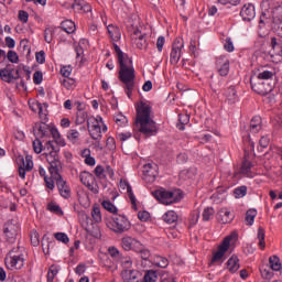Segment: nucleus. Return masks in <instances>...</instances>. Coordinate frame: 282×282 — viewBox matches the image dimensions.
Returning a JSON list of instances; mask_svg holds the SVG:
<instances>
[{
  "mask_svg": "<svg viewBox=\"0 0 282 282\" xmlns=\"http://www.w3.org/2000/svg\"><path fill=\"white\" fill-rule=\"evenodd\" d=\"M144 282H155L158 281V273L153 270L147 271L143 278Z\"/></svg>",
  "mask_w": 282,
  "mask_h": 282,
  "instance_id": "47",
  "label": "nucleus"
},
{
  "mask_svg": "<svg viewBox=\"0 0 282 282\" xmlns=\"http://www.w3.org/2000/svg\"><path fill=\"white\" fill-rule=\"evenodd\" d=\"M68 140H78L80 138V132L78 130H69L67 134Z\"/></svg>",
  "mask_w": 282,
  "mask_h": 282,
  "instance_id": "64",
  "label": "nucleus"
},
{
  "mask_svg": "<svg viewBox=\"0 0 282 282\" xmlns=\"http://www.w3.org/2000/svg\"><path fill=\"white\" fill-rule=\"evenodd\" d=\"M155 177H158V171L155 170V165L148 163L143 166V180L150 184L155 182Z\"/></svg>",
  "mask_w": 282,
  "mask_h": 282,
  "instance_id": "17",
  "label": "nucleus"
},
{
  "mask_svg": "<svg viewBox=\"0 0 282 282\" xmlns=\"http://www.w3.org/2000/svg\"><path fill=\"white\" fill-rule=\"evenodd\" d=\"M226 193V189L220 187L218 188L216 194H213L212 199H214V202H224V199H226V196H224V194Z\"/></svg>",
  "mask_w": 282,
  "mask_h": 282,
  "instance_id": "49",
  "label": "nucleus"
},
{
  "mask_svg": "<svg viewBox=\"0 0 282 282\" xmlns=\"http://www.w3.org/2000/svg\"><path fill=\"white\" fill-rule=\"evenodd\" d=\"M107 31H108L110 39L112 41H115V43L120 41V39L122 37V33H120V28H118L113 24H109L107 26Z\"/></svg>",
  "mask_w": 282,
  "mask_h": 282,
  "instance_id": "24",
  "label": "nucleus"
},
{
  "mask_svg": "<svg viewBox=\"0 0 282 282\" xmlns=\"http://www.w3.org/2000/svg\"><path fill=\"white\" fill-rule=\"evenodd\" d=\"M162 219L165 224H177V213H175L174 210H169L167 213H165L163 216H162Z\"/></svg>",
  "mask_w": 282,
  "mask_h": 282,
  "instance_id": "31",
  "label": "nucleus"
},
{
  "mask_svg": "<svg viewBox=\"0 0 282 282\" xmlns=\"http://www.w3.org/2000/svg\"><path fill=\"white\" fill-rule=\"evenodd\" d=\"M47 210H50V213H54L55 215H61L63 216V209L61 208V205L55 204V203H50L47 205Z\"/></svg>",
  "mask_w": 282,
  "mask_h": 282,
  "instance_id": "44",
  "label": "nucleus"
},
{
  "mask_svg": "<svg viewBox=\"0 0 282 282\" xmlns=\"http://www.w3.org/2000/svg\"><path fill=\"white\" fill-rule=\"evenodd\" d=\"M7 58L10 63H19V54H17L14 51H9Z\"/></svg>",
  "mask_w": 282,
  "mask_h": 282,
  "instance_id": "57",
  "label": "nucleus"
},
{
  "mask_svg": "<svg viewBox=\"0 0 282 282\" xmlns=\"http://www.w3.org/2000/svg\"><path fill=\"white\" fill-rule=\"evenodd\" d=\"M22 162V167H24L26 171H32L34 169V162L32 161V158L30 155H26L25 159H20Z\"/></svg>",
  "mask_w": 282,
  "mask_h": 282,
  "instance_id": "41",
  "label": "nucleus"
},
{
  "mask_svg": "<svg viewBox=\"0 0 282 282\" xmlns=\"http://www.w3.org/2000/svg\"><path fill=\"white\" fill-rule=\"evenodd\" d=\"M260 130H261V117L256 116L250 121V131L252 133H259Z\"/></svg>",
  "mask_w": 282,
  "mask_h": 282,
  "instance_id": "33",
  "label": "nucleus"
},
{
  "mask_svg": "<svg viewBox=\"0 0 282 282\" xmlns=\"http://www.w3.org/2000/svg\"><path fill=\"white\" fill-rule=\"evenodd\" d=\"M182 50H184V40L182 37H176L172 44L170 54L171 65H177V63H180V58H182Z\"/></svg>",
  "mask_w": 282,
  "mask_h": 282,
  "instance_id": "10",
  "label": "nucleus"
},
{
  "mask_svg": "<svg viewBox=\"0 0 282 282\" xmlns=\"http://www.w3.org/2000/svg\"><path fill=\"white\" fill-rule=\"evenodd\" d=\"M36 107L39 109L40 118H47V108L50 107V105H47V102L41 104L37 101Z\"/></svg>",
  "mask_w": 282,
  "mask_h": 282,
  "instance_id": "40",
  "label": "nucleus"
},
{
  "mask_svg": "<svg viewBox=\"0 0 282 282\" xmlns=\"http://www.w3.org/2000/svg\"><path fill=\"white\" fill-rule=\"evenodd\" d=\"M140 246H142V243L131 236H126L121 239V248H123L126 252H129V250H134L135 252Z\"/></svg>",
  "mask_w": 282,
  "mask_h": 282,
  "instance_id": "15",
  "label": "nucleus"
},
{
  "mask_svg": "<svg viewBox=\"0 0 282 282\" xmlns=\"http://www.w3.org/2000/svg\"><path fill=\"white\" fill-rule=\"evenodd\" d=\"M91 129H89L90 123L87 121L88 131L93 140H97L98 144H100V140L102 139V128L98 124V119H93Z\"/></svg>",
  "mask_w": 282,
  "mask_h": 282,
  "instance_id": "16",
  "label": "nucleus"
},
{
  "mask_svg": "<svg viewBox=\"0 0 282 282\" xmlns=\"http://www.w3.org/2000/svg\"><path fill=\"white\" fill-rule=\"evenodd\" d=\"M259 247L261 250L265 249V229L263 227L258 228Z\"/></svg>",
  "mask_w": 282,
  "mask_h": 282,
  "instance_id": "39",
  "label": "nucleus"
},
{
  "mask_svg": "<svg viewBox=\"0 0 282 282\" xmlns=\"http://www.w3.org/2000/svg\"><path fill=\"white\" fill-rule=\"evenodd\" d=\"M12 65L8 64L4 68L0 69V78L3 80V83H12L14 78V68H11Z\"/></svg>",
  "mask_w": 282,
  "mask_h": 282,
  "instance_id": "20",
  "label": "nucleus"
},
{
  "mask_svg": "<svg viewBox=\"0 0 282 282\" xmlns=\"http://www.w3.org/2000/svg\"><path fill=\"white\" fill-rule=\"evenodd\" d=\"M256 217H257V209H254V208L248 209L246 213V218H245L246 225L252 226V224H254Z\"/></svg>",
  "mask_w": 282,
  "mask_h": 282,
  "instance_id": "35",
  "label": "nucleus"
},
{
  "mask_svg": "<svg viewBox=\"0 0 282 282\" xmlns=\"http://www.w3.org/2000/svg\"><path fill=\"white\" fill-rule=\"evenodd\" d=\"M254 78H258V80H262L264 83H271L272 78H274V73L271 70H263L258 74V76H254Z\"/></svg>",
  "mask_w": 282,
  "mask_h": 282,
  "instance_id": "32",
  "label": "nucleus"
},
{
  "mask_svg": "<svg viewBox=\"0 0 282 282\" xmlns=\"http://www.w3.org/2000/svg\"><path fill=\"white\" fill-rule=\"evenodd\" d=\"M59 28L63 32H66V34H74V32H76V23L72 20L63 21Z\"/></svg>",
  "mask_w": 282,
  "mask_h": 282,
  "instance_id": "28",
  "label": "nucleus"
},
{
  "mask_svg": "<svg viewBox=\"0 0 282 282\" xmlns=\"http://www.w3.org/2000/svg\"><path fill=\"white\" fill-rule=\"evenodd\" d=\"M131 138V132H118L117 133V140H120V142H127Z\"/></svg>",
  "mask_w": 282,
  "mask_h": 282,
  "instance_id": "60",
  "label": "nucleus"
},
{
  "mask_svg": "<svg viewBox=\"0 0 282 282\" xmlns=\"http://www.w3.org/2000/svg\"><path fill=\"white\" fill-rule=\"evenodd\" d=\"M256 15L257 12L254 11V4L252 3L245 4L240 10V17L245 21H252Z\"/></svg>",
  "mask_w": 282,
  "mask_h": 282,
  "instance_id": "18",
  "label": "nucleus"
},
{
  "mask_svg": "<svg viewBox=\"0 0 282 282\" xmlns=\"http://www.w3.org/2000/svg\"><path fill=\"white\" fill-rule=\"evenodd\" d=\"M79 180L82 184H84V186H87L88 189L91 191V193H94L95 195H98V184H95L96 176H94V174L87 171H84L79 174Z\"/></svg>",
  "mask_w": 282,
  "mask_h": 282,
  "instance_id": "12",
  "label": "nucleus"
},
{
  "mask_svg": "<svg viewBox=\"0 0 282 282\" xmlns=\"http://www.w3.org/2000/svg\"><path fill=\"white\" fill-rule=\"evenodd\" d=\"M224 48L226 52H235V44H232V40L230 37L226 39Z\"/></svg>",
  "mask_w": 282,
  "mask_h": 282,
  "instance_id": "58",
  "label": "nucleus"
},
{
  "mask_svg": "<svg viewBox=\"0 0 282 282\" xmlns=\"http://www.w3.org/2000/svg\"><path fill=\"white\" fill-rule=\"evenodd\" d=\"M55 184L61 197H63L64 199H69V197H72V187H69L67 181L63 180V175H61V173L56 174Z\"/></svg>",
  "mask_w": 282,
  "mask_h": 282,
  "instance_id": "11",
  "label": "nucleus"
},
{
  "mask_svg": "<svg viewBox=\"0 0 282 282\" xmlns=\"http://www.w3.org/2000/svg\"><path fill=\"white\" fill-rule=\"evenodd\" d=\"M260 272L262 279L270 280L274 276V273H272V271H270L269 269H260Z\"/></svg>",
  "mask_w": 282,
  "mask_h": 282,
  "instance_id": "63",
  "label": "nucleus"
},
{
  "mask_svg": "<svg viewBox=\"0 0 282 282\" xmlns=\"http://www.w3.org/2000/svg\"><path fill=\"white\" fill-rule=\"evenodd\" d=\"M94 173L98 180H105L107 177V174H105V167H102V165H97Z\"/></svg>",
  "mask_w": 282,
  "mask_h": 282,
  "instance_id": "52",
  "label": "nucleus"
},
{
  "mask_svg": "<svg viewBox=\"0 0 282 282\" xmlns=\"http://www.w3.org/2000/svg\"><path fill=\"white\" fill-rule=\"evenodd\" d=\"M135 271L131 270V269H123L121 271V278L123 280V282H131V281H135Z\"/></svg>",
  "mask_w": 282,
  "mask_h": 282,
  "instance_id": "34",
  "label": "nucleus"
},
{
  "mask_svg": "<svg viewBox=\"0 0 282 282\" xmlns=\"http://www.w3.org/2000/svg\"><path fill=\"white\" fill-rule=\"evenodd\" d=\"M131 41L138 47V50H147L149 43L147 42V33H142L140 29H134L131 34Z\"/></svg>",
  "mask_w": 282,
  "mask_h": 282,
  "instance_id": "13",
  "label": "nucleus"
},
{
  "mask_svg": "<svg viewBox=\"0 0 282 282\" xmlns=\"http://www.w3.org/2000/svg\"><path fill=\"white\" fill-rule=\"evenodd\" d=\"M56 274H58V268L56 265L52 264L47 272V281L48 282L54 281V278L56 276Z\"/></svg>",
  "mask_w": 282,
  "mask_h": 282,
  "instance_id": "51",
  "label": "nucleus"
},
{
  "mask_svg": "<svg viewBox=\"0 0 282 282\" xmlns=\"http://www.w3.org/2000/svg\"><path fill=\"white\" fill-rule=\"evenodd\" d=\"M88 115L87 111L83 110V111H77V117L75 120L76 124H85V121L87 120Z\"/></svg>",
  "mask_w": 282,
  "mask_h": 282,
  "instance_id": "48",
  "label": "nucleus"
},
{
  "mask_svg": "<svg viewBox=\"0 0 282 282\" xmlns=\"http://www.w3.org/2000/svg\"><path fill=\"white\" fill-rule=\"evenodd\" d=\"M219 217H221V224H230L232 218H230V212L228 209H221L219 212Z\"/></svg>",
  "mask_w": 282,
  "mask_h": 282,
  "instance_id": "43",
  "label": "nucleus"
},
{
  "mask_svg": "<svg viewBox=\"0 0 282 282\" xmlns=\"http://www.w3.org/2000/svg\"><path fill=\"white\" fill-rule=\"evenodd\" d=\"M54 237L57 241H61L62 243H69V237L65 232H56L54 234Z\"/></svg>",
  "mask_w": 282,
  "mask_h": 282,
  "instance_id": "53",
  "label": "nucleus"
},
{
  "mask_svg": "<svg viewBox=\"0 0 282 282\" xmlns=\"http://www.w3.org/2000/svg\"><path fill=\"white\" fill-rule=\"evenodd\" d=\"M21 247L13 248L9 251L4 259L8 270H21L25 265V258L21 253Z\"/></svg>",
  "mask_w": 282,
  "mask_h": 282,
  "instance_id": "4",
  "label": "nucleus"
},
{
  "mask_svg": "<svg viewBox=\"0 0 282 282\" xmlns=\"http://www.w3.org/2000/svg\"><path fill=\"white\" fill-rule=\"evenodd\" d=\"M234 195H235L236 199H239L241 197H246V195H248V187L246 185L237 187L234 191Z\"/></svg>",
  "mask_w": 282,
  "mask_h": 282,
  "instance_id": "42",
  "label": "nucleus"
},
{
  "mask_svg": "<svg viewBox=\"0 0 282 282\" xmlns=\"http://www.w3.org/2000/svg\"><path fill=\"white\" fill-rule=\"evenodd\" d=\"M250 86L259 96H268L274 89V83L263 82L254 76L250 77Z\"/></svg>",
  "mask_w": 282,
  "mask_h": 282,
  "instance_id": "7",
  "label": "nucleus"
},
{
  "mask_svg": "<svg viewBox=\"0 0 282 282\" xmlns=\"http://www.w3.org/2000/svg\"><path fill=\"white\" fill-rule=\"evenodd\" d=\"M153 197L158 199L161 204H164L165 206H171V204H177L182 197L175 196V193L171 191H166L164 188L156 189L152 193Z\"/></svg>",
  "mask_w": 282,
  "mask_h": 282,
  "instance_id": "8",
  "label": "nucleus"
},
{
  "mask_svg": "<svg viewBox=\"0 0 282 282\" xmlns=\"http://www.w3.org/2000/svg\"><path fill=\"white\" fill-rule=\"evenodd\" d=\"M271 52L275 56H281L282 54V40L276 37H271Z\"/></svg>",
  "mask_w": 282,
  "mask_h": 282,
  "instance_id": "27",
  "label": "nucleus"
},
{
  "mask_svg": "<svg viewBox=\"0 0 282 282\" xmlns=\"http://www.w3.org/2000/svg\"><path fill=\"white\" fill-rule=\"evenodd\" d=\"M33 151L36 154L43 152V142L41 141V138H39V137H36V139L33 141Z\"/></svg>",
  "mask_w": 282,
  "mask_h": 282,
  "instance_id": "50",
  "label": "nucleus"
},
{
  "mask_svg": "<svg viewBox=\"0 0 282 282\" xmlns=\"http://www.w3.org/2000/svg\"><path fill=\"white\" fill-rule=\"evenodd\" d=\"M18 17L22 23H28L30 19V13H28V11L20 10Z\"/></svg>",
  "mask_w": 282,
  "mask_h": 282,
  "instance_id": "59",
  "label": "nucleus"
},
{
  "mask_svg": "<svg viewBox=\"0 0 282 282\" xmlns=\"http://www.w3.org/2000/svg\"><path fill=\"white\" fill-rule=\"evenodd\" d=\"M35 59H36V63H39L40 65H43V63H45V51H40L35 53Z\"/></svg>",
  "mask_w": 282,
  "mask_h": 282,
  "instance_id": "62",
  "label": "nucleus"
},
{
  "mask_svg": "<svg viewBox=\"0 0 282 282\" xmlns=\"http://www.w3.org/2000/svg\"><path fill=\"white\" fill-rule=\"evenodd\" d=\"M119 80L123 83V89L128 98H131V95L133 94V89L135 87V68H133V59L130 58V62H119Z\"/></svg>",
  "mask_w": 282,
  "mask_h": 282,
  "instance_id": "2",
  "label": "nucleus"
},
{
  "mask_svg": "<svg viewBox=\"0 0 282 282\" xmlns=\"http://www.w3.org/2000/svg\"><path fill=\"white\" fill-rule=\"evenodd\" d=\"M53 36H54V30H52L51 28H47L44 30V41L46 43H52Z\"/></svg>",
  "mask_w": 282,
  "mask_h": 282,
  "instance_id": "55",
  "label": "nucleus"
},
{
  "mask_svg": "<svg viewBox=\"0 0 282 282\" xmlns=\"http://www.w3.org/2000/svg\"><path fill=\"white\" fill-rule=\"evenodd\" d=\"M91 217L96 224H100L102 221V214L100 213V206L94 205L91 209Z\"/></svg>",
  "mask_w": 282,
  "mask_h": 282,
  "instance_id": "36",
  "label": "nucleus"
},
{
  "mask_svg": "<svg viewBox=\"0 0 282 282\" xmlns=\"http://www.w3.org/2000/svg\"><path fill=\"white\" fill-rule=\"evenodd\" d=\"M45 149H51L50 153H46V162L50 164L48 172L51 175H58L61 171H63V163L61 162V159L58 158V151L59 149H56L54 145V141H47L45 144Z\"/></svg>",
  "mask_w": 282,
  "mask_h": 282,
  "instance_id": "3",
  "label": "nucleus"
},
{
  "mask_svg": "<svg viewBox=\"0 0 282 282\" xmlns=\"http://www.w3.org/2000/svg\"><path fill=\"white\" fill-rule=\"evenodd\" d=\"M232 241V236H227L224 238V240L218 245L217 250L213 251L212 260L209 262V265H215V263H218V265H221L224 261H226V252L230 250V242Z\"/></svg>",
  "mask_w": 282,
  "mask_h": 282,
  "instance_id": "5",
  "label": "nucleus"
},
{
  "mask_svg": "<svg viewBox=\"0 0 282 282\" xmlns=\"http://www.w3.org/2000/svg\"><path fill=\"white\" fill-rule=\"evenodd\" d=\"M248 151L245 150V160L242 161L241 167H240V173L242 175H248L250 171H252V162L248 161Z\"/></svg>",
  "mask_w": 282,
  "mask_h": 282,
  "instance_id": "29",
  "label": "nucleus"
},
{
  "mask_svg": "<svg viewBox=\"0 0 282 282\" xmlns=\"http://www.w3.org/2000/svg\"><path fill=\"white\" fill-rule=\"evenodd\" d=\"M227 269L229 270L230 274H235V272H237L239 270V268H241V264H239V257H237V254H232L227 263Z\"/></svg>",
  "mask_w": 282,
  "mask_h": 282,
  "instance_id": "22",
  "label": "nucleus"
},
{
  "mask_svg": "<svg viewBox=\"0 0 282 282\" xmlns=\"http://www.w3.org/2000/svg\"><path fill=\"white\" fill-rule=\"evenodd\" d=\"M33 83L34 85H41V83H43V72L36 70L33 74Z\"/></svg>",
  "mask_w": 282,
  "mask_h": 282,
  "instance_id": "56",
  "label": "nucleus"
},
{
  "mask_svg": "<svg viewBox=\"0 0 282 282\" xmlns=\"http://www.w3.org/2000/svg\"><path fill=\"white\" fill-rule=\"evenodd\" d=\"M212 217H215V209L213 207H206L203 212V220L210 221Z\"/></svg>",
  "mask_w": 282,
  "mask_h": 282,
  "instance_id": "46",
  "label": "nucleus"
},
{
  "mask_svg": "<svg viewBox=\"0 0 282 282\" xmlns=\"http://www.w3.org/2000/svg\"><path fill=\"white\" fill-rule=\"evenodd\" d=\"M50 124L45 122H37L33 127L35 138H47L50 135Z\"/></svg>",
  "mask_w": 282,
  "mask_h": 282,
  "instance_id": "19",
  "label": "nucleus"
},
{
  "mask_svg": "<svg viewBox=\"0 0 282 282\" xmlns=\"http://www.w3.org/2000/svg\"><path fill=\"white\" fill-rule=\"evenodd\" d=\"M102 208L107 210L108 213H112V215H118V207L111 203V200H104L101 203Z\"/></svg>",
  "mask_w": 282,
  "mask_h": 282,
  "instance_id": "37",
  "label": "nucleus"
},
{
  "mask_svg": "<svg viewBox=\"0 0 282 282\" xmlns=\"http://www.w3.org/2000/svg\"><path fill=\"white\" fill-rule=\"evenodd\" d=\"M112 45L117 54L118 63H122V61H127L131 63V57H129L127 53L122 52V50H120V46H118V44L113 43Z\"/></svg>",
  "mask_w": 282,
  "mask_h": 282,
  "instance_id": "30",
  "label": "nucleus"
},
{
  "mask_svg": "<svg viewBox=\"0 0 282 282\" xmlns=\"http://www.w3.org/2000/svg\"><path fill=\"white\" fill-rule=\"evenodd\" d=\"M107 226L112 232H116V235H122L123 232H129V230H131V221L124 215H115L112 221Z\"/></svg>",
  "mask_w": 282,
  "mask_h": 282,
  "instance_id": "6",
  "label": "nucleus"
},
{
  "mask_svg": "<svg viewBox=\"0 0 282 282\" xmlns=\"http://www.w3.org/2000/svg\"><path fill=\"white\" fill-rule=\"evenodd\" d=\"M56 248V241L54 238H50V236L44 235L42 238V249L44 254H50V250H54Z\"/></svg>",
  "mask_w": 282,
  "mask_h": 282,
  "instance_id": "21",
  "label": "nucleus"
},
{
  "mask_svg": "<svg viewBox=\"0 0 282 282\" xmlns=\"http://www.w3.org/2000/svg\"><path fill=\"white\" fill-rule=\"evenodd\" d=\"M216 68L219 76H228L230 74V59L225 55L216 57Z\"/></svg>",
  "mask_w": 282,
  "mask_h": 282,
  "instance_id": "14",
  "label": "nucleus"
},
{
  "mask_svg": "<svg viewBox=\"0 0 282 282\" xmlns=\"http://www.w3.org/2000/svg\"><path fill=\"white\" fill-rule=\"evenodd\" d=\"M147 138L155 135L158 133V123L151 119V106L144 101H141L137 107V118L134 121V128Z\"/></svg>",
  "mask_w": 282,
  "mask_h": 282,
  "instance_id": "1",
  "label": "nucleus"
},
{
  "mask_svg": "<svg viewBox=\"0 0 282 282\" xmlns=\"http://www.w3.org/2000/svg\"><path fill=\"white\" fill-rule=\"evenodd\" d=\"M137 252H139L143 261H149L151 259V251L149 249L142 248V246L138 247Z\"/></svg>",
  "mask_w": 282,
  "mask_h": 282,
  "instance_id": "45",
  "label": "nucleus"
},
{
  "mask_svg": "<svg viewBox=\"0 0 282 282\" xmlns=\"http://www.w3.org/2000/svg\"><path fill=\"white\" fill-rule=\"evenodd\" d=\"M156 265L158 268H169V259L162 257V256H158L156 257Z\"/></svg>",
  "mask_w": 282,
  "mask_h": 282,
  "instance_id": "54",
  "label": "nucleus"
},
{
  "mask_svg": "<svg viewBox=\"0 0 282 282\" xmlns=\"http://www.w3.org/2000/svg\"><path fill=\"white\" fill-rule=\"evenodd\" d=\"M269 265L273 272H281L282 270V263L281 258L279 256L274 254L269 258Z\"/></svg>",
  "mask_w": 282,
  "mask_h": 282,
  "instance_id": "26",
  "label": "nucleus"
},
{
  "mask_svg": "<svg viewBox=\"0 0 282 282\" xmlns=\"http://www.w3.org/2000/svg\"><path fill=\"white\" fill-rule=\"evenodd\" d=\"M225 101L228 102V105H235L237 102V89L235 86H230L225 90Z\"/></svg>",
  "mask_w": 282,
  "mask_h": 282,
  "instance_id": "23",
  "label": "nucleus"
},
{
  "mask_svg": "<svg viewBox=\"0 0 282 282\" xmlns=\"http://www.w3.org/2000/svg\"><path fill=\"white\" fill-rule=\"evenodd\" d=\"M48 133H51L55 144H58V147H65V139H62L61 132H58V129L56 127H50Z\"/></svg>",
  "mask_w": 282,
  "mask_h": 282,
  "instance_id": "25",
  "label": "nucleus"
},
{
  "mask_svg": "<svg viewBox=\"0 0 282 282\" xmlns=\"http://www.w3.org/2000/svg\"><path fill=\"white\" fill-rule=\"evenodd\" d=\"M21 227L14 220H9L4 224L3 234L9 243H14Z\"/></svg>",
  "mask_w": 282,
  "mask_h": 282,
  "instance_id": "9",
  "label": "nucleus"
},
{
  "mask_svg": "<svg viewBox=\"0 0 282 282\" xmlns=\"http://www.w3.org/2000/svg\"><path fill=\"white\" fill-rule=\"evenodd\" d=\"M31 243L36 248L41 243L40 236L36 231L31 232Z\"/></svg>",
  "mask_w": 282,
  "mask_h": 282,
  "instance_id": "61",
  "label": "nucleus"
},
{
  "mask_svg": "<svg viewBox=\"0 0 282 282\" xmlns=\"http://www.w3.org/2000/svg\"><path fill=\"white\" fill-rule=\"evenodd\" d=\"M44 182L48 191H54V188H56V184L54 183L56 182V173H53V175L51 174V177L45 176Z\"/></svg>",
  "mask_w": 282,
  "mask_h": 282,
  "instance_id": "38",
  "label": "nucleus"
}]
</instances>
